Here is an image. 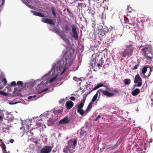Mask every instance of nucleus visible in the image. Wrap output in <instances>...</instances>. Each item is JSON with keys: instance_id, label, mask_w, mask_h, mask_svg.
<instances>
[{"instance_id": "nucleus-19", "label": "nucleus", "mask_w": 153, "mask_h": 153, "mask_svg": "<svg viewBox=\"0 0 153 153\" xmlns=\"http://www.w3.org/2000/svg\"><path fill=\"white\" fill-rule=\"evenodd\" d=\"M31 12L35 16H37L42 17H45L43 13H41L35 11L33 10H31Z\"/></svg>"}, {"instance_id": "nucleus-60", "label": "nucleus", "mask_w": 153, "mask_h": 153, "mask_svg": "<svg viewBox=\"0 0 153 153\" xmlns=\"http://www.w3.org/2000/svg\"><path fill=\"white\" fill-rule=\"evenodd\" d=\"M144 46H143L142 45H141L140 46V47L139 48V49H140V48H141L142 47H143V48H144ZM145 46H146V45Z\"/></svg>"}, {"instance_id": "nucleus-13", "label": "nucleus", "mask_w": 153, "mask_h": 153, "mask_svg": "<svg viewBox=\"0 0 153 153\" xmlns=\"http://www.w3.org/2000/svg\"><path fill=\"white\" fill-rule=\"evenodd\" d=\"M99 91H101L102 92L104 95H106L108 97H111L113 96L114 95V94L113 93H109L106 91H104L103 90H98L96 93V99L97 98L98 93Z\"/></svg>"}, {"instance_id": "nucleus-40", "label": "nucleus", "mask_w": 153, "mask_h": 153, "mask_svg": "<svg viewBox=\"0 0 153 153\" xmlns=\"http://www.w3.org/2000/svg\"><path fill=\"white\" fill-rule=\"evenodd\" d=\"M0 94L5 96L7 95V93L1 91H0Z\"/></svg>"}, {"instance_id": "nucleus-2", "label": "nucleus", "mask_w": 153, "mask_h": 153, "mask_svg": "<svg viewBox=\"0 0 153 153\" xmlns=\"http://www.w3.org/2000/svg\"><path fill=\"white\" fill-rule=\"evenodd\" d=\"M135 49V47L132 43L126 45L123 51L119 53L121 56L123 57L126 56L129 57L132 55L133 51Z\"/></svg>"}, {"instance_id": "nucleus-59", "label": "nucleus", "mask_w": 153, "mask_h": 153, "mask_svg": "<svg viewBox=\"0 0 153 153\" xmlns=\"http://www.w3.org/2000/svg\"><path fill=\"white\" fill-rule=\"evenodd\" d=\"M102 65H100V64L99 63H98L97 64V66L99 68H100V67Z\"/></svg>"}, {"instance_id": "nucleus-14", "label": "nucleus", "mask_w": 153, "mask_h": 153, "mask_svg": "<svg viewBox=\"0 0 153 153\" xmlns=\"http://www.w3.org/2000/svg\"><path fill=\"white\" fill-rule=\"evenodd\" d=\"M42 21L43 22L52 25H54L55 24V22H53L52 19L48 18H43L42 19Z\"/></svg>"}, {"instance_id": "nucleus-47", "label": "nucleus", "mask_w": 153, "mask_h": 153, "mask_svg": "<svg viewBox=\"0 0 153 153\" xmlns=\"http://www.w3.org/2000/svg\"><path fill=\"white\" fill-rule=\"evenodd\" d=\"M151 101L152 102V103H151V106L152 107L153 105V95H151Z\"/></svg>"}, {"instance_id": "nucleus-38", "label": "nucleus", "mask_w": 153, "mask_h": 153, "mask_svg": "<svg viewBox=\"0 0 153 153\" xmlns=\"http://www.w3.org/2000/svg\"><path fill=\"white\" fill-rule=\"evenodd\" d=\"M103 86H104V85L102 83H100L98 84L97 85H96V89Z\"/></svg>"}, {"instance_id": "nucleus-52", "label": "nucleus", "mask_w": 153, "mask_h": 153, "mask_svg": "<svg viewBox=\"0 0 153 153\" xmlns=\"http://www.w3.org/2000/svg\"><path fill=\"white\" fill-rule=\"evenodd\" d=\"M9 142L11 143H13L14 142V140L13 139H11L10 140Z\"/></svg>"}, {"instance_id": "nucleus-41", "label": "nucleus", "mask_w": 153, "mask_h": 153, "mask_svg": "<svg viewBox=\"0 0 153 153\" xmlns=\"http://www.w3.org/2000/svg\"><path fill=\"white\" fill-rule=\"evenodd\" d=\"M67 10L68 12L69 13V15H70V16H71L73 15V13H72V12L70 10H69V9L68 8H67Z\"/></svg>"}, {"instance_id": "nucleus-10", "label": "nucleus", "mask_w": 153, "mask_h": 153, "mask_svg": "<svg viewBox=\"0 0 153 153\" xmlns=\"http://www.w3.org/2000/svg\"><path fill=\"white\" fill-rule=\"evenodd\" d=\"M52 147L51 146H46L41 149L40 153H49L51 151Z\"/></svg>"}, {"instance_id": "nucleus-31", "label": "nucleus", "mask_w": 153, "mask_h": 153, "mask_svg": "<svg viewBox=\"0 0 153 153\" xmlns=\"http://www.w3.org/2000/svg\"><path fill=\"white\" fill-rule=\"evenodd\" d=\"M139 65V64L138 63L137 64L135 65V66L132 67L131 68V69L132 70H134L137 69Z\"/></svg>"}, {"instance_id": "nucleus-46", "label": "nucleus", "mask_w": 153, "mask_h": 153, "mask_svg": "<svg viewBox=\"0 0 153 153\" xmlns=\"http://www.w3.org/2000/svg\"><path fill=\"white\" fill-rule=\"evenodd\" d=\"M62 38L64 40V41H65V42H68L69 41H68V39L67 38H65V37H63L62 36H61Z\"/></svg>"}, {"instance_id": "nucleus-32", "label": "nucleus", "mask_w": 153, "mask_h": 153, "mask_svg": "<svg viewBox=\"0 0 153 153\" xmlns=\"http://www.w3.org/2000/svg\"><path fill=\"white\" fill-rule=\"evenodd\" d=\"M51 10L52 11V13L53 14V15L54 16V17H56V14L55 10L54 9L53 7H51Z\"/></svg>"}, {"instance_id": "nucleus-56", "label": "nucleus", "mask_w": 153, "mask_h": 153, "mask_svg": "<svg viewBox=\"0 0 153 153\" xmlns=\"http://www.w3.org/2000/svg\"><path fill=\"white\" fill-rule=\"evenodd\" d=\"M69 153H74V150L73 149H71V150H70Z\"/></svg>"}, {"instance_id": "nucleus-53", "label": "nucleus", "mask_w": 153, "mask_h": 153, "mask_svg": "<svg viewBox=\"0 0 153 153\" xmlns=\"http://www.w3.org/2000/svg\"><path fill=\"white\" fill-rule=\"evenodd\" d=\"M18 102H13V103L10 102H9V104L10 105H14V104H16V103H17Z\"/></svg>"}, {"instance_id": "nucleus-15", "label": "nucleus", "mask_w": 153, "mask_h": 153, "mask_svg": "<svg viewBox=\"0 0 153 153\" xmlns=\"http://www.w3.org/2000/svg\"><path fill=\"white\" fill-rule=\"evenodd\" d=\"M45 85H46V84H45L44 83H43V81L42 82H41V83L38 85V88H41V90L39 92V93H42V92L44 91H45L48 90V88H47L44 89L43 90H42V88L43 87H44Z\"/></svg>"}, {"instance_id": "nucleus-18", "label": "nucleus", "mask_w": 153, "mask_h": 153, "mask_svg": "<svg viewBox=\"0 0 153 153\" xmlns=\"http://www.w3.org/2000/svg\"><path fill=\"white\" fill-rule=\"evenodd\" d=\"M65 105L68 109H70L73 106L74 103L71 101H68L66 102Z\"/></svg>"}, {"instance_id": "nucleus-27", "label": "nucleus", "mask_w": 153, "mask_h": 153, "mask_svg": "<svg viewBox=\"0 0 153 153\" xmlns=\"http://www.w3.org/2000/svg\"><path fill=\"white\" fill-rule=\"evenodd\" d=\"M145 18L146 19V20H144V22H149L148 23V25L151 26V22H152V20L151 19L148 17L146 18Z\"/></svg>"}, {"instance_id": "nucleus-44", "label": "nucleus", "mask_w": 153, "mask_h": 153, "mask_svg": "<svg viewBox=\"0 0 153 153\" xmlns=\"http://www.w3.org/2000/svg\"><path fill=\"white\" fill-rule=\"evenodd\" d=\"M104 62V61L102 60V59L101 58L99 60V64H100V65H102L103 63Z\"/></svg>"}, {"instance_id": "nucleus-42", "label": "nucleus", "mask_w": 153, "mask_h": 153, "mask_svg": "<svg viewBox=\"0 0 153 153\" xmlns=\"http://www.w3.org/2000/svg\"><path fill=\"white\" fill-rule=\"evenodd\" d=\"M23 84V82L22 81H18V82H17V84H16V85H22Z\"/></svg>"}, {"instance_id": "nucleus-29", "label": "nucleus", "mask_w": 153, "mask_h": 153, "mask_svg": "<svg viewBox=\"0 0 153 153\" xmlns=\"http://www.w3.org/2000/svg\"><path fill=\"white\" fill-rule=\"evenodd\" d=\"M93 60H92V59L91 61V62H90V66H91V67H92L93 68V62H94V64H95V62H96V59H94V58H93Z\"/></svg>"}, {"instance_id": "nucleus-5", "label": "nucleus", "mask_w": 153, "mask_h": 153, "mask_svg": "<svg viewBox=\"0 0 153 153\" xmlns=\"http://www.w3.org/2000/svg\"><path fill=\"white\" fill-rule=\"evenodd\" d=\"M137 19L132 18L131 19L129 20H128V23H127V22H124L122 23L123 27L127 29H129L135 27L137 26Z\"/></svg>"}, {"instance_id": "nucleus-55", "label": "nucleus", "mask_w": 153, "mask_h": 153, "mask_svg": "<svg viewBox=\"0 0 153 153\" xmlns=\"http://www.w3.org/2000/svg\"><path fill=\"white\" fill-rule=\"evenodd\" d=\"M3 129H6L8 130H9V128L7 126L6 127H3Z\"/></svg>"}, {"instance_id": "nucleus-28", "label": "nucleus", "mask_w": 153, "mask_h": 153, "mask_svg": "<svg viewBox=\"0 0 153 153\" xmlns=\"http://www.w3.org/2000/svg\"><path fill=\"white\" fill-rule=\"evenodd\" d=\"M2 82H3V86L2 87L3 88L7 85V81L6 80V79L5 78H4L2 81Z\"/></svg>"}, {"instance_id": "nucleus-45", "label": "nucleus", "mask_w": 153, "mask_h": 153, "mask_svg": "<svg viewBox=\"0 0 153 153\" xmlns=\"http://www.w3.org/2000/svg\"><path fill=\"white\" fill-rule=\"evenodd\" d=\"M11 85L13 86H15L16 85V84L15 81H13L11 82Z\"/></svg>"}, {"instance_id": "nucleus-48", "label": "nucleus", "mask_w": 153, "mask_h": 153, "mask_svg": "<svg viewBox=\"0 0 153 153\" xmlns=\"http://www.w3.org/2000/svg\"><path fill=\"white\" fill-rule=\"evenodd\" d=\"M36 125L38 127H39L41 126V123L40 122H37L36 123Z\"/></svg>"}, {"instance_id": "nucleus-17", "label": "nucleus", "mask_w": 153, "mask_h": 153, "mask_svg": "<svg viewBox=\"0 0 153 153\" xmlns=\"http://www.w3.org/2000/svg\"><path fill=\"white\" fill-rule=\"evenodd\" d=\"M108 30V29L107 28H105V29H103L102 30H99V31L97 32V34L98 35H101L102 36H104L106 32Z\"/></svg>"}, {"instance_id": "nucleus-25", "label": "nucleus", "mask_w": 153, "mask_h": 153, "mask_svg": "<svg viewBox=\"0 0 153 153\" xmlns=\"http://www.w3.org/2000/svg\"><path fill=\"white\" fill-rule=\"evenodd\" d=\"M131 82V80L129 79H126L124 80V83L126 85H129Z\"/></svg>"}, {"instance_id": "nucleus-22", "label": "nucleus", "mask_w": 153, "mask_h": 153, "mask_svg": "<svg viewBox=\"0 0 153 153\" xmlns=\"http://www.w3.org/2000/svg\"><path fill=\"white\" fill-rule=\"evenodd\" d=\"M63 112V109H54L53 110V112L54 114L58 115L59 114L62 113Z\"/></svg>"}, {"instance_id": "nucleus-8", "label": "nucleus", "mask_w": 153, "mask_h": 153, "mask_svg": "<svg viewBox=\"0 0 153 153\" xmlns=\"http://www.w3.org/2000/svg\"><path fill=\"white\" fill-rule=\"evenodd\" d=\"M142 79L140 77L139 74H138L135 76L134 82L135 83H137V84H135L134 85V87L136 86L140 87L142 84Z\"/></svg>"}, {"instance_id": "nucleus-9", "label": "nucleus", "mask_w": 153, "mask_h": 153, "mask_svg": "<svg viewBox=\"0 0 153 153\" xmlns=\"http://www.w3.org/2000/svg\"><path fill=\"white\" fill-rule=\"evenodd\" d=\"M72 33L71 34L72 37L76 40L78 39V36L76 30V27L75 26L73 25L71 26Z\"/></svg>"}, {"instance_id": "nucleus-35", "label": "nucleus", "mask_w": 153, "mask_h": 153, "mask_svg": "<svg viewBox=\"0 0 153 153\" xmlns=\"http://www.w3.org/2000/svg\"><path fill=\"white\" fill-rule=\"evenodd\" d=\"M57 77V76H53V77L51 78L50 80L49 81L50 82H53L56 79Z\"/></svg>"}, {"instance_id": "nucleus-54", "label": "nucleus", "mask_w": 153, "mask_h": 153, "mask_svg": "<svg viewBox=\"0 0 153 153\" xmlns=\"http://www.w3.org/2000/svg\"><path fill=\"white\" fill-rule=\"evenodd\" d=\"M3 120V118L2 116L0 115V121H2Z\"/></svg>"}, {"instance_id": "nucleus-61", "label": "nucleus", "mask_w": 153, "mask_h": 153, "mask_svg": "<svg viewBox=\"0 0 153 153\" xmlns=\"http://www.w3.org/2000/svg\"><path fill=\"white\" fill-rule=\"evenodd\" d=\"M114 92H115L116 93H118V91L117 90H114Z\"/></svg>"}, {"instance_id": "nucleus-51", "label": "nucleus", "mask_w": 153, "mask_h": 153, "mask_svg": "<svg viewBox=\"0 0 153 153\" xmlns=\"http://www.w3.org/2000/svg\"><path fill=\"white\" fill-rule=\"evenodd\" d=\"M124 22L127 21L126 20H127L128 21V20H129L127 18V17H126L125 16H124Z\"/></svg>"}, {"instance_id": "nucleus-11", "label": "nucleus", "mask_w": 153, "mask_h": 153, "mask_svg": "<svg viewBox=\"0 0 153 153\" xmlns=\"http://www.w3.org/2000/svg\"><path fill=\"white\" fill-rule=\"evenodd\" d=\"M22 128L24 129V133L26 132L27 135L28 136L31 137L33 135V134L31 130L27 131V130L29 129V126H27V125H26V127H21L20 128V129H22Z\"/></svg>"}, {"instance_id": "nucleus-37", "label": "nucleus", "mask_w": 153, "mask_h": 153, "mask_svg": "<svg viewBox=\"0 0 153 153\" xmlns=\"http://www.w3.org/2000/svg\"><path fill=\"white\" fill-rule=\"evenodd\" d=\"M25 4L29 8L32 9H34L35 8V7L34 6L30 5L27 2L26 4Z\"/></svg>"}, {"instance_id": "nucleus-6", "label": "nucleus", "mask_w": 153, "mask_h": 153, "mask_svg": "<svg viewBox=\"0 0 153 153\" xmlns=\"http://www.w3.org/2000/svg\"><path fill=\"white\" fill-rule=\"evenodd\" d=\"M99 1V2H97L98 6L99 7H99H97L98 10H97V13L99 16L101 18L103 12V8L101 7V5L102 3L104 2V0H96V1ZM101 20H102V19H101Z\"/></svg>"}, {"instance_id": "nucleus-64", "label": "nucleus", "mask_w": 153, "mask_h": 153, "mask_svg": "<svg viewBox=\"0 0 153 153\" xmlns=\"http://www.w3.org/2000/svg\"><path fill=\"white\" fill-rule=\"evenodd\" d=\"M13 118L12 117H11V121H13Z\"/></svg>"}, {"instance_id": "nucleus-50", "label": "nucleus", "mask_w": 153, "mask_h": 153, "mask_svg": "<svg viewBox=\"0 0 153 153\" xmlns=\"http://www.w3.org/2000/svg\"><path fill=\"white\" fill-rule=\"evenodd\" d=\"M70 99L72 100H73V101H74L76 99L74 97H70Z\"/></svg>"}, {"instance_id": "nucleus-4", "label": "nucleus", "mask_w": 153, "mask_h": 153, "mask_svg": "<svg viewBox=\"0 0 153 153\" xmlns=\"http://www.w3.org/2000/svg\"><path fill=\"white\" fill-rule=\"evenodd\" d=\"M96 101V94L94 95L93 97L92 100L89 103L87 108L84 111L82 109V108H80V109L78 108V106H76V108L77 110V112L79 113L80 115L82 116L85 115L88 111L90 110L91 108H92V104L93 102Z\"/></svg>"}, {"instance_id": "nucleus-43", "label": "nucleus", "mask_w": 153, "mask_h": 153, "mask_svg": "<svg viewBox=\"0 0 153 153\" xmlns=\"http://www.w3.org/2000/svg\"><path fill=\"white\" fill-rule=\"evenodd\" d=\"M36 97V95H34L33 96H29L28 97V100H31V99L33 98H35Z\"/></svg>"}, {"instance_id": "nucleus-16", "label": "nucleus", "mask_w": 153, "mask_h": 153, "mask_svg": "<svg viewBox=\"0 0 153 153\" xmlns=\"http://www.w3.org/2000/svg\"><path fill=\"white\" fill-rule=\"evenodd\" d=\"M70 122V120H68V117L66 116L64 118L61 120L59 122V123L60 124H68Z\"/></svg>"}, {"instance_id": "nucleus-49", "label": "nucleus", "mask_w": 153, "mask_h": 153, "mask_svg": "<svg viewBox=\"0 0 153 153\" xmlns=\"http://www.w3.org/2000/svg\"><path fill=\"white\" fill-rule=\"evenodd\" d=\"M141 149H142V150H143V149L145 151H146V148L145 144H144V145L142 146L141 148Z\"/></svg>"}, {"instance_id": "nucleus-63", "label": "nucleus", "mask_w": 153, "mask_h": 153, "mask_svg": "<svg viewBox=\"0 0 153 153\" xmlns=\"http://www.w3.org/2000/svg\"><path fill=\"white\" fill-rule=\"evenodd\" d=\"M3 153H7V151H5L3 152Z\"/></svg>"}, {"instance_id": "nucleus-3", "label": "nucleus", "mask_w": 153, "mask_h": 153, "mask_svg": "<svg viewBox=\"0 0 153 153\" xmlns=\"http://www.w3.org/2000/svg\"><path fill=\"white\" fill-rule=\"evenodd\" d=\"M142 54L148 60H151L153 58V51L152 46L148 45L144 46V48L141 49Z\"/></svg>"}, {"instance_id": "nucleus-7", "label": "nucleus", "mask_w": 153, "mask_h": 153, "mask_svg": "<svg viewBox=\"0 0 153 153\" xmlns=\"http://www.w3.org/2000/svg\"><path fill=\"white\" fill-rule=\"evenodd\" d=\"M96 90V86L94 87V88H93V90ZM92 91H93V90L90 91L89 93L85 94L84 95L83 97V99L81 100L80 102L78 103L76 105V106H78V107H79L78 108H79L80 109V108H81L83 107L84 104V103H85V101L86 98L87 96Z\"/></svg>"}, {"instance_id": "nucleus-23", "label": "nucleus", "mask_w": 153, "mask_h": 153, "mask_svg": "<svg viewBox=\"0 0 153 153\" xmlns=\"http://www.w3.org/2000/svg\"><path fill=\"white\" fill-rule=\"evenodd\" d=\"M0 146L2 149L3 152L6 151V145L3 142L0 143Z\"/></svg>"}, {"instance_id": "nucleus-26", "label": "nucleus", "mask_w": 153, "mask_h": 153, "mask_svg": "<svg viewBox=\"0 0 153 153\" xmlns=\"http://www.w3.org/2000/svg\"><path fill=\"white\" fill-rule=\"evenodd\" d=\"M85 7V5L84 4H83L82 3H79L77 7L79 8H81L83 7Z\"/></svg>"}, {"instance_id": "nucleus-57", "label": "nucleus", "mask_w": 153, "mask_h": 153, "mask_svg": "<svg viewBox=\"0 0 153 153\" xmlns=\"http://www.w3.org/2000/svg\"><path fill=\"white\" fill-rule=\"evenodd\" d=\"M101 117V115H99L96 118V120L99 119Z\"/></svg>"}, {"instance_id": "nucleus-30", "label": "nucleus", "mask_w": 153, "mask_h": 153, "mask_svg": "<svg viewBox=\"0 0 153 153\" xmlns=\"http://www.w3.org/2000/svg\"><path fill=\"white\" fill-rule=\"evenodd\" d=\"M147 70V68L146 66L142 68V73L143 74H145V73H146V72Z\"/></svg>"}, {"instance_id": "nucleus-39", "label": "nucleus", "mask_w": 153, "mask_h": 153, "mask_svg": "<svg viewBox=\"0 0 153 153\" xmlns=\"http://www.w3.org/2000/svg\"><path fill=\"white\" fill-rule=\"evenodd\" d=\"M149 68L150 69V71H149V74L147 76H145V75L144 76L145 78H147L148 77H149L150 76V75L151 74V72L152 71V68H151L150 67Z\"/></svg>"}, {"instance_id": "nucleus-33", "label": "nucleus", "mask_w": 153, "mask_h": 153, "mask_svg": "<svg viewBox=\"0 0 153 153\" xmlns=\"http://www.w3.org/2000/svg\"><path fill=\"white\" fill-rule=\"evenodd\" d=\"M104 29V28H103V27L102 25H100L97 27V30H96V33H97V32L99 31V30H102V29Z\"/></svg>"}, {"instance_id": "nucleus-58", "label": "nucleus", "mask_w": 153, "mask_h": 153, "mask_svg": "<svg viewBox=\"0 0 153 153\" xmlns=\"http://www.w3.org/2000/svg\"><path fill=\"white\" fill-rule=\"evenodd\" d=\"M22 2L25 4H26L27 3L26 2L25 0H22Z\"/></svg>"}, {"instance_id": "nucleus-21", "label": "nucleus", "mask_w": 153, "mask_h": 153, "mask_svg": "<svg viewBox=\"0 0 153 153\" xmlns=\"http://www.w3.org/2000/svg\"><path fill=\"white\" fill-rule=\"evenodd\" d=\"M140 92V90L139 88H136L133 91L131 94L133 96H136L139 94Z\"/></svg>"}, {"instance_id": "nucleus-62", "label": "nucleus", "mask_w": 153, "mask_h": 153, "mask_svg": "<svg viewBox=\"0 0 153 153\" xmlns=\"http://www.w3.org/2000/svg\"><path fill=\"white\" fill-rule=\"evenodd\" d=\"M106 87V88L108 90H109V88L107 87Z\"/></svg>"}, {"instance_id": "nucleus-20", "label": "nucleus", "mask_w": 153, "mask_h": 153, "mask_svg": "<svg viewBox=\"0 0 153 153\" xmlns=\"http://www.w3.org/2000/svg\"><path fill=\"white\" fill-rule=\"evenodd\" d=\"M71 148H72L71 146L70 145L68 144V146L64 147L63 152L64 153H68V151H70V150H71Z\"/></svg>"}, {"instance_id": "nucleus-1", "label": "nucleus", "mask_w": 153, "mask_h": 153, "mask_svg": "<svg viewBox=\"0 0 153 153\" xmlns=\"http://www.w3.org/2000/svg\"><path fill=\"white\" fill-rule=\"evenodd\" d=\"M72 61L71 58H68L65 56V57H63L62 59L59 60L56 63V64H55V66H56L57 69L59 70H63L61 74H63L65 71V67H70L72 64Z\"/></svg>"}, {"instance_id": "nucleus-12", "label": "nucleus", "mask_w": 153, "mask_h": 153, "mask_svg": "<svg viewBox=\"0 0 153 153\" xmlns=\"http://www.w3.org/2000/svg\"><path fill=\"white\" fill-rule=\"evenodd\" d=\"M77 140V139L74 140L71 139L68 142V144L70 145L73 149H74L76 145Z\"/></svg>"}, {"instance_id": "nucleus-36", "label": "nucleus", "mask_w": 153, "mask_h": 153, "mask_svg": "<svg viewBox=\"0 0 153 153\" xmlns=\"http://www.w3.org/2000/svg\"><path fill=\"white\" fill-rule=\"evenodd\" d=\"M53 30L58 34H59V30L58 29H56L55 27L54 28V30Z\"/></svg>"}, {"instance_id": "nucleus-24", "label": "nucleus", "mask_w": 153, "mask_h": 153, "mask_svg": "<svg viewBox=\"0 0 153 153\" xmlns=\"http://www.w3.org/2000/svg\"><path fill=\"white\" fill-rule=\"evenodd\" d=\"M87 134L86 132L84 130H81L80 132V134L81 136V137H83L84 135H86Z\"/></svg>"}, {"instance_id": "nucleus-34", "label": "nucleus", "mask_w": 153, "mask_h": 153, "mask_svg": "<svg viewBox=\"0 0 153 153\" xmlns=\"http://www.w3.org/2000/svg\"><path fill=\"white\" fill-rule=\"evenodd\" d=\"M64 28L66 31H68L69 30V28L68 24H65L64 26Z\"/></svg>"}]
</instances>
